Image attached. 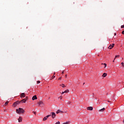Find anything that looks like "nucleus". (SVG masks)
I'll use <instances>...</instances> for the list:
<instances>
[{
  "mask_svg": "<svg viewBox=\"0 0 124 124\" xmlns=\"http://www.w3.org/2000/svg\"><path fill=\"white\" fill-rule=\"evenodd\" d=\"M16 112L17 114H23V113L25 112V110L24 109L19 108L18 109H16Z\"/></svg>",
  "mask_w": 124,
  "mask_h": 124,
  "instance_id": "obj_1",
  "label": "nucleus"
},
{
  "mask_svg": "<svg viewBox=\"0 0 124 124\" xmlns=\"http://www.w3.org/2000/svg\"><path fill=\"white\" fill-rule=\"evenodd\" d=\"M51 116L52 119H55L56 118V113L55 112H51Z\"/></svg>",
  "mask_w": 124,
  "mask_h": 124,
  "instance_id": "obj_2",
  "label": "nucleus"
},
{
  "mask_svg": "<svg viewBox=\"0 0 124 124\" xmlns=\"http://www.w3.org/2000/svg\"><path fill=\"white\" fill-rule=\"evenodd\" d=\"M115 46V44H112L108 46V49H112Z\"/></svg>",
  "mask_w": 124,
  "mask_h": 124,
  "instance_id": "obj_3",
  "label": "nucleus"
},
{
  "mask_svg": "<svg viewBox=\"0 0 124 124\" xmlns=\"http://www.w3.org/2000/svg\"><path fill=\"white\" fill-rule=\"evenodd\" d=\"M27 101V99L24 98L20 101V102L21 103H26V102Z\"/></svg>",
  "mask_w": 124,
  "mask_h": 124,
  "instance_id": "obj_4",
  "label": "nucleus"
},
{
  "mask_svg": "<svg viewBox=\"0 0 124 124\" xmlns=\"http://www.w3.org/2000/svg\"><path fill=\"white\" fill-rule=\"evenodd\" d=\"M22 120H23V118L22 117L20 116L19 118L18 119V121L19 123H21L22 122Z\"/></svg>",
  "mask_w": 124,
  "mask_h": 124,
  "instance_id": "obj_5",
  "label": "nucleus"
},
{
  "mask_svg": "<svg viewBox=\"0 0 124 124\" xmlns=\"http://www.w3.org/2000/svg\"><path fill=\"white\" fill-rule=\"evenodd\" d=\"M93 107H89L87 108V110H90L91 111L93 110Z\"/></svg>",
  "mask_w": 124,
  "mask_h": 124,
  "instance_id": "obj_6",
  "label": "nucleus"
},
{
  "mask_svg": "<svg viewBox=\"0 0 124 124\" xmlns=\"http://www.w3.org/2000/svg\"><path fill=\"white\" fill-rule=\"evenodd\" d=\"M37 99V97L36 96V95H34L32 98V100H35V99Z\"/></svg>",
  "mask_w": 124,
  "mask_h": 124,
  "instance_id": "obj_7",
  "label": "nucleus"
},
{
  "mask_svg": "<svg viewBox=\"0 0 124 124\" xmlns=\"http://www.w3.org/2000/svg\"><path fill=\"white\" fill-rule=\"evenodd\" d=\"M26 96V95L25 94V93H22L20 95V97H25Z\"/></svg>",
  "mask_w": 124,
  "mask_h": 124,
  "instance_id": "obj_8",
  "label": "nucleus"
},
{
  "mask_svg": "<svg viewBox=\"0 0 124 124\" xmlns=\"http://www.w3.org/2000/svg\"><path fill=\"white\" fill-rule=\"evenodd\" d=\"M104 111H105V108H103L100 109L99 112H104Z\"/></svg>",
  "mask_w": 124,
  "mask_h": 124,
  "instance_id": "obj_9",
  "label": "nucleus"
},
{
  "mask_svg": "<svg viewBox=\"0 0 124 124\" xmlns=\"http://www.w3.org/2000/svg\"><path fill=\"white\" fill-rule=\"evenodd\" d=\"M59 113H62V111L60 109H58L57 111H56V114H59Z\"/></svg>",
  "mask_w": 124,
  "mask_h": 124,
  "instance_id": "obj_10",
  "label": "nucleus"
},
{
  "mask_svg": "<svg viewBox=\"0 0 124 124\" xmlns=\"http://www.w3.org/2000/svg\"><path fill=\"white\" fill-rule=\"evenodd\" d=\"M107 76V73H104L103 75H102V77H106Z\"/></svg>",
  "mask_w": 124,
  "mask_h": 124,
  "instance_id": "obj_11",
  "label": "nucleus"
},
{
  "mask_svg": "<svg viewBox=\"0 0 124 124\" xmlns=\"http://www.w3.org/2000/svg\"><path fill=\"white\" fill-rule=\"evenodd\" d=\"M15 103H16V105H17V104H20V103H21V101H17L15 102Z\"/></svg>",
  "mask_w": 124,
  "mask_h": 124,
  "instance_id": "obj_12",
  "label": "nucleus"
},
{
  "mask_svg": "<svg viewBox=\"0 0 124 124\" xmlns=\"http://www.w3.org/2000/svg\"><path fill=\"white\" fill-rule=\"evenodd\" d=\"M116 58H120V55H116L115 56V58H114V60H113V62H115V60H116Z\"/></svg>",
  "mask_w": 124,
  "mask_h": 124,
  "instance_id": "obj_13",
  "label": "nucleus"
},
{
  "mask_svg": "<svg viewBox=\"0 0 124 124\" xmlns=\"http://www.w3.org/2000/svg\"><path fill=\"white\" fill-rule=\"evenodd\" d=\"M38 104L39 105H41V104H43V102L42 101H40L38 103Z\"/></svg>",
  "mask_w": 124,
  "mask_h": 124,
  "instance_id": "obj_14",
  "label": "nucleus"
},
{
  "mask_svg": "<svg viewBox=\"0 0 124 124\" xmlns=\"http://www.w3.org/2000/svg\"><path fill=\"white\" fill-rule=\"evenodd\" d=\"M102 64H103L104 66V68H105L106 67V66H107V64L105 63H102Z\"/></svg>",
  "mask_w": 124,
  "mask_h": 124,
  "instance_id": "obj_15",
  "label": "nucleus"
},
{
  "mask_svg": "<svg viewBox=\"0 0 124 124\" xmlns=\"http://www.w3.org/2000/svg\"><path fill=\"white\" fill-rule=\"evenodd\" d=\"M47 119H48V117H47V116H46L43 118V121H46Z\"/></svg>",
  "mask_w": 124,
  "mask_h": 124,
  "instance_id": "obj_16",
  "label": "nucleus"
},
{
  "mask_svg": "<svg viewBox=\"0 0 124 124\" xmlns=\"http://www.w3.org/2000/svg\"><path fill=\"white\" fill-rule=\"evenodd\" d=\"M64 93H69V90H66L65 91H64Z\"/></svg>",
  "mask_w": 124,
  "mask_h": 124,
  "instance_id": "obj_17",
  "label": "nucleus"
},
{
  "mask_svg": "<svg viewBox=\"0 0 124 124\" xmlns=\"http://www.w3.org/2000/svg\"><path fill=\"white\" fill-rule=\"evenodd\" d=\"M60 86H62V87L63 88H65V85L63 84H62V85H60Z\"/></svg>",
  "mask_w": 124,
  "mask_h": 124,
  "instance_id": "obj_18",
  "label": "nucleus"
},
{
  "mask_svg": "<svg viewBox=\"0 0 124 124\" xmlns=\"http://www.w3.org/2000/svg\"><path fill=\"white\" fill-rule=\"evenodd\" d=\"M8 103H9V101H7V102L5 103V106H6V105H7L8 104Z\"/></svg>",
  "mask_w": 124,
  "mask_h": 124,
  "instance_id": "obj_19",
  "label": "nucleus"
},
{
  "mask_svg": "<svg viewBox=\"0 0 124 124\" xmlns=\"http://www.w3.org/2000/svg\"><path fill=\"white\" fill-rule=\"evenodd\" d=\"M13 106H14V107H16V106H17V105H16V103H15V102L14 103Z\"/></svg>",
  "mask_w": 124,
  "mask_h": 124,
  "instance_id": "obj_20",
  "label": "nucleus"
},
{
  "mask_svg": "<svg viewBox=\"0 0 124 124\" xmlns=\"http://www.w3.org/2000/svg\"><path fill=\"white\" fill-rule=\"evenodd\" d=\"M121 29H124V25H122V26H121Z\"/></svg>",
  "mask_w": 124,
  "mask_h": 124,
  "instance_id": "obj_21",
  "label": "nucleus"
},
{
  "mask_svg": "<svg viewBox=\"0 0 124 124\" xmlns=\"http://www.w3.org/2000/svg\"><path fill=\"white\" fill-rule=\"evenodd\" d=\"M56 124H61V123L59 121H58L56 123Z\"/></svg>",
  "mask_w": 124,
  "mask_h": 124,
  "instance_id": "obj_22",
  "label": "nucleus"
},
{
  "mask_svg": "<svg viewBox=\"0 0 124 124\" xmlns=\"http://www.w3.org/2000/svg\"><path fill=\"white\" fill-rule=\"evenodd\" d=\"M46 116L47 118H49V117H51V114L48 115Z\"/></svg>",
  "mask_w": 124,
  "mask_h": 124,
  "instance_id": "obj_23",
  "label": "nucleus"
},
{
  "mask_svg": "<svg viewBox=\"0 0 124 124\" xmlns=\"http://www.w3.org/2000/svg\"><path fill=\"white\" fill-rule=\"evenodd\" d=\"M33 114H34V115H36V112L35 111H33Z\"/></svg>",
  "mask_w": 124,
  "mask_h": 124,
  "instance_id": "obj_24",
  "label": "nucleus"
},
{
  "mask_svg": "<svg viewBox=\"0 0 124 124\" xmlns=\"http://www.w3.org/2000/svg\"><path fill=\"white\" fill-rule=\"evenodd\" d=\"M37 84H39V83H40V81H39V80L37 81Z\"/></svg>",
  "mask_w": 124,
  "mask_h": 124,
  "instance_id": "obj_25",
  "label": "nucleus"
},
{
  "mask_svg": "<svg viewBox=\"0 0 124 124\" xmlns=\"http://www.w3.org/2000/svg\"><path fill=\"white\" fill-rule=\"evenodd\" d=\"M25 98H26V100H28V98H29L28 97V96H26Z\"/></svg>",
  "mask_w": 124,
  "mask_h": 124,
  "instance_id": "obj_26",
  "label": "nucleus"
},
{
  "mask_svg": "<svg viewBox=\"0 0 124 124\" xmlns=\"http://www.w3.org/2000/svg\"><path fill=\"white\" fill-rule=\"evenodd\" d=\"M122 34H124V30L122 32Z\"/></svg>",
  "mask_w": 124,
  "mask_h": 124,
  "instance_id": "obj_27",
  "label": "nucleus"
},
{
  "mask_svg": "<svg viewBox=\"0 0 124 124\" xmlns=\"http://www.w3.org/2000/svg\"><path fill=\"white\" fill-rule=\"evenodd\" d=\"M121 64H122V65H123V66H124V62H122L121 63Z\"/></svg>",
  "mask_w": 124,
  "mask_h": 124,
  "instance_id": "obj_28",
  "label": "nucleus"
},
{
  "mask_svg": "<svg viewBox=\"0 0 124 124\" xmlns=\"http://www.w3.org/2000/svg\"><path fill=\"white\" fill-rule=\"evenodd\" d=\"M58 80H62V78H60Z\"/></svg>",
  "mask_w": 124,
  "mask_h": 124,
  "instance_id": "obj_29",
  "label": "nucleus"
},
{
  "mask_svg": "<svg viewBox=\"0 0 124 124\" xmlns=\"http://www.w3.org/2000/svg\"><path fill=\"white\" fill-rule=\"evenodd\" d=\"M64 124H68V122L64 123Z\"/></svg>",
  "mask_w": 124,
  "mask_h": 124,
  "instance_id": "obj_30",
  "label": "nucleus"
},
{
  "mask_svg": "<svg viewBox=\"0 0 124 124\" xmlns=\"http://www.w3.org/2000/svg\"><path fill=\"white\" fill-rule=\"evenodd\" d=\"M65 77L66 78V77H67V75H65Z\"/></svg>",
  "mask_w": 124,
  "mask_h": 124,
  "instance_id": "obj_31",
  "label": "nucleus"
},
{
  "mask_svg": "<svg viewBox=\"0 0 124 124\" xmlns=\"http://www.w3.org/2000/svg\"><path fill=\"white\" fill-rule=\"evenodd\" d=\"M55 76H52V78H55Z\"/></svg>",
  "mask_w": 124,
  "mask_h": 124,
  "instance_id": "obj_32",
  "label": "nucleus"
},
{
  "mask_svg": "<svg viewBox=\"0 0 124 124\" xmlns=\"http://www.w3.org/2000/svg\"><path fill=\"white\" fill-rule=\"evenodd\" d=\"M63 93H65L64 92H62V94H63Z\"/></svg>",
  "mask_w": 124,
  "mask_h": 124,
  "instance_id": "obj_33",
  "label": "nucleus"
},
{
  "mask_svg": "<svg viewBox=\"0 0 124 124\" xmlns=\"http://www.w3.org/2000/svg\"><path fill=\"white\" fill-rule=\"evenodd\" d=\"M63 73H64V71H63L62 72V74H63Z\"/></svg>",
  "mask_w": 124,
  "mask_h": 124,
  "instance_id": "obj_34",
  "label": "nucleus"
},
{
  "mask_svg": "<svg viewBox=\"0 0 124 124\" xmlns=\"http://www.w3.org/2000/svg\"><path fill=\"white\" fill-rule=\"evenodd\" d=\"M114 35H117V34L116 33H115Z\"/></svg>",
  "mask_w": 124,
  "mask_h": 124,
  "instance_id": "obj_35",
  "label": "nucleus"
},
{
  "mask_svg": "<svg viewBox=\"0 0 124 124\" xmlns=\"http://www.w3.org/2000/svg\"><path fill=\"white\" fill-rule=\"evenodd\" d=\"M62 97H60V99H62Z\"/></svg>",
  "mask_w": 124,
  "mask_h": 124,
  "instance_id": "obj_36",
  "label": "nucleus"
},
{
  "mask_svg": "<svg viewBox=\"0 0 124 124\" xmlns=\"http://www.w3.org/2000/svg\"><path fill=\"white\" fill-rule=\"evenodd\" d=\"M108 102H111L110 101H108Z\"/></svg>",
  "mask_w": 124,
  "mask_h": 124,
  "instance_id": "obj_37",
  "label": "nucleus"
},
{
  "mask_svg": "<svg viewBox=\"0 0 124 124\" xmlns=\"http://www.w3.org/2000/svg\"><path fill=\"white\" fill-rule=\"evenodd\" d=\"M55 74H56V73H54V75H55Z\"/></svg>",
  "mask_w": 124,
  "mask_h": 124,
  "instance_id": "obj_38",
  "label": "nucleus"
},
{
  "mask_svg": "<svg viewBox=\"0 0 124 124\" xmlns=\"http://www.w3.org/2000/svg\"><path fill=\"white\" fill-rule=\"evenodd\" d=\"M83 85H85V83H83Z\"/></svg>",
  "mask_w": 124,
  "mask_h": 124,
  "instance_id": "obj_39",
  "label": "nucleus"
}]
</instances>
